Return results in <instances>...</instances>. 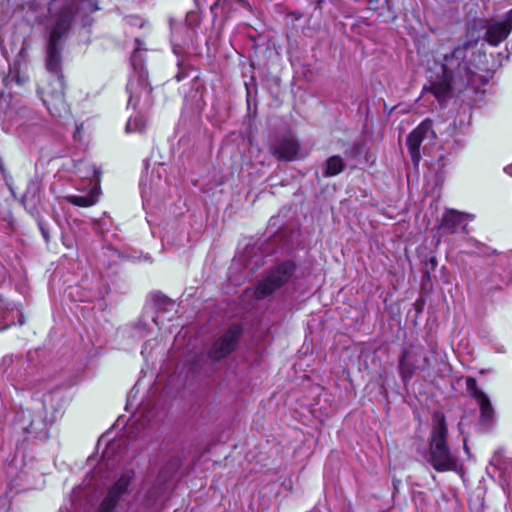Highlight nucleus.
I'll use <instances>...</instances> for the list:
<instances>
[{"label": "nucleus", "mask_w": 512, "mask_h": 512, "mask_svg": "<svg viewBox=\"0 0 512 512\" xmlns=\"http://www.w3.org/2000/svg\"><path fill=\"white\" fill-rule=\"evenodd\" d=\"M74 2L65 0L60 7L58 0H52L49 5V12L53 14L59 11L55 22L50 30L49 41L46 48V69L54 77L53 88L49 89L44 86L38 88L43 104L51 116L55 118H64L69 114L68 105L65 102L63 94V78L61 75V40L70 28L71 20L74 15Z\"/></svg>", "instance_id": "nucleus-1"}, {"label": "nucleus", "mask_w": 512, "mask_h": 512, "mask_svg": "<svg viewBox=\"0 0 512 512\" xmlns=\"http://www.w3.org/2000/svg\"><path fill=\"white\" fill-rule=\"evenodd\" d=\"M470 46L471 41L455 47L450 54L435 60L433 67L429 68L430 87L426 91L430 92L440 105L450 96L452 89L461 91L473 84L475 73L466 60Z\"/></svg>", "instance_id": "nucleus-2"}, {"label": "nucleus", "mask_w": 512, "mask_h": 512, "mask_svg": "<svg viewBox=\"0 0 512 512\" xmlns=\"http://www.w3.org/2000/svg\"><path fill=\"white\" fill-rule=\"evenodd\" d=\"M448 427L445 416L440 411L432 415L429 439L428 463L438 472L452 471L457 468V457L451 452L448 443Z\"/></svg>", "instance_id": "nucleus-3"}, {"label": "nucleus", "mask_w": 512, "mask_h": 512, "mask_svg": "<svg viewBox=\"0 0 512 512\" xmlns=\"http://www.w3.org/2000/svg\"><path fill=\"white\" fill-rule=\"evenodd\" d=\"M46 415L47 410L42 405L37 407L36 413L31 409H20L15 415V428L21 430L26 435L40 439L46 438L49 427Z\"/></svg>", "instance_id": "nucleus-4"}, {"label": "nucleus", "mask_w": 512, "mask_h": 512, "mask_svg": "<svg viewBox=\"0 0 512 512\" xmlns=\"http://www.w3.org/2000/svg\"><path fill=\"white\" fill-rule=\"evenodd\" d=\"M77 174L80 178L85 180V186L91 187L88 193L81 195H67L65 199L79 207H89L94 205L99 196V189L97 182L99 180V171L96 167L87 161H81L77 168Z\"/></svg>", "instance_id": "nucleus-5"}, {"label": "nucleus", "mask_w": 512, "mask_h": 512, "mask_svg": "<svg viewBox=\"0 0 512 512\" xmlns=\"http://www.w3.org/2000/svg\"><path fill=\"white\" fill-rule=\"evenodd\" d=\"M294 269L295 266L290 261L283 262L275 267L267 277L257 285L255 290L256 298L262 299L286 283L294 272Z\"/></svg>", "instance_id": "nucleus-6"}, {"label": "nucleus", "mask_w": 512, "mask_h": 512, "mask_svg": "<svg viewBox=\"0 0 512 512\" xmlns=\"http://www.w3.org/2000/svg\"><path fill=\"white\" fill-rule=\"evenodd\" d=\"M435 138V132L432 129V121L430 119L423 120L407 137L406 145L414 165H417L421 159L420 148L426 142L430 143Z\"/></svg>", "instance_id": "nucleus-7"}, {"label": "nucleus", "mask_w": 512, "mask_h": 512, "mask_svg": "<svg viewBox=\"0 0 512 512\" xmlns=\"http://www.w3.org/2000/svg\"><path fill=\"white\" fill-rule=\"evenodd\" d=\"M134 472L127 470L120 474L115 482L108 488L107 495L100 504L97 512H112L121 500L122 496L128 492L133 479Z\"/></svg>", "instance_id": "nucleus-8"}, {"label": "nucleus", "mask_w": 512, "mask_h": 512, "mask_svg": "<svg viewBox=\"0 0 512 512\" xmlns=\"http://www.w3.org/2000/svg\"><path fill=\"white\" fill-rule=\"evenodd\" d=\"M429 365L422 346H415L405 350L399 360V373L403 381H408L417 369H424Z\"/></svg>", "instance_id": "nucleus-9"}, {"label": "nucleus", "mask_w": 512, "mask_h": 512, "mask_svg": "<svg viewBox=\"0 0 512 512\" xmlns=\"http://www.w3.org/2000/svg\"><path fill=\"white\" fill-rule=\"evenodd\" d=\"M483 28L485 29L483 39L491 46H498L512 31V9L507 12L502 21H487Z\"/></svg>", "instance_id": "nucleus-10"}, {"label": "nucleus", "mask_w": 512, "mask_h": 512, "mask_svg": "<svg viewBox=\"0 0 512 512\" xmlns=\"http://www.w3.org/2000/svg\"><path fill=\"white\" fill-rule=\"evenodd\" d=\"M239 326L230 327L220 338L212 345L209 356L215 360L226 357L233 349L240 336Z\"/></svg>", "instance_id": "nucleus-11"}, {"label": "nucleus", "mask_w": 512, "mask_h": 512, "mask_svg": "<svg viewBox=\"0 0 512 512\" xmlns=\"http://www.w3.org/2000/svg\"><path fill=\"white\" fill-rule=\"evenodd\" d=\"M272 153L278 160L294 161L301 157V148L293 135H287L278 141Z\"/></svg>", "instance_id": "nucleus-12"}, {"label": "nucleus", "mask_w": 512, "mask_h": 512, "mask_svg": "<svg viewBox=\"0 0 512 512\" xmlns=\"http://www.w3.org/2000/svg\"><path fill=\"white\" fill-rule=\"evenodd\" d=\"M41 200V184L38 180L32 179L28 182L26 190L22 196L24 208L33 212Z\"/></svg>", "instance_id": "nucleus-13"}, {"label": "nucleus", "mask_w": 512, "mask_h": 512, "mask_svg": "<svg viewBox=\"0 0 512 512\" xmlns=\"http://www.w3.org/2000/svg\"><path fill=\"white\" fill-rule=\"evenodd\" d=\"M154 299L156 306V315L152 318V320L156 326L161 327L164 322L163 314L165 312H176V304L174 301L168 299L166 296L162 294L154 295Z\"/></svg>", "instance_id": "nucleus-14"}, {"label": "nucleus", "mask_w": 512, "mask_h": 512, "mask_svg": "<svg viewBox=\"0 0 512 512\" xmlns=\"http://www.w3.org/2000/svg\"><path fill=\"white\" fill-rule=\"evenodd\" d=\"M476 220V215L472 213L462 212L455 209H445L441 213L439 224H462Z\"/></svg>", "instance_id": "nucleus-15"}, {"label": "nucleus", "mask_w": 512, "mask_h": 512, "mask_svg": "<svg viewBox=\"0 0 512 512\" xmlns=\"http://www.w3.org/2000/svg\"><path fill=\"white\" fill-rule=\"evenodd\" d=\"M344 161L339 156H331L327 159L325 168L323 171L324 177H332L341 173L344 169Z\"/></svg>", "instance_id": "nucleus-16"}, {"label": "nucleus", "mask_w": 512, "mask_h": 512, "mask_svg": "<svg viewBox=\"0 0 512 512\" xmlns=\"http://www.w3.org/2000/svg\"><path fill=\"white\" fill-rule=\"evenodd\" d=\"M146 126V120L143 115L136 114L131 116L125 126L126 133H135L144 131Z\"/></svg>", "instance_id": "nucleus-17"}, {"label": "nucleus", "mask_w": 512, "mask_h": 512, "mask_svg": "<svg viewBox=\"0 0 512 512\" xmlns=\"http://www.w3.org/2000/svg\"><path fill=\"white\" fill-rule=\"evenodd\" d=\"M477 402L480 406L482 421L488 423L493 417V408L489 398L486 396L484 399H480Z\"/></svg>", "instance_id": "nucleus-18"}, {"label": "nucleus", "mask_w": 512, "mask_h": 512, "mask_svg": "<svg viewBox=\"0 0 512 512\" xmlns=\"http://www.w3.org/2000/svg\"><path fill=\"white\" fill-rule=\"evenodd\" d=\"M466 389L477 401L484 399L487 395L477 387V381L473 377L466 379Z\"/></svg>", "instance_id": "nucleus-19"}, {"label": "nucleus", "mask_w": 512, "mask_h": 512, "mask_svg": "<svg viewBox=\"0 0 512 512\" xmlns=\"http://www.w3.org/2000/svg\"><path fill=\"white\" fill-rule=\"evenodd\" d=\"M439 221V209L438 203H431L428 209L424 214V218L422 220L423 224H432L433 222Z\"/></svg>", "instance_id": "nucleus-20"}, {"label": "nucleus", "mask_w": 512, "mask_h": 512, "mask_svg": "<svg viewBox=\"0 0 512 512\" xmlns=\"http://www.w3.org/2000/svg\"><path fill=\"white\" fill-rule=\"evenodd\" d=\"M78 11L94 12L99 9L97 0H81L78 5Z\"/></svg>", "instance_id": "nucleus-21"}, {"label": "nucleus", "mask_w": 512, "mask_h": 512, "mask_svg": "<svg viewBox=\"0 0 512 512\" xmlns=\"http://www.w3.org/2000/svg\"><path fill=\"white\" fill-rule=\"evenodd\" d=\"M118 447H119V443H118L117 441H113V442H111V443L108 445V447H107L106 451L104 452V456H103V457H104V461H105V462L99 465V467L97 468V471H99V470L102 468V466H104V465H105L106 467H108V466H109V464H108V462H107V461H108V459L112 456V454L114 453V451H115Z\"/></svg>", "instance_id": "nucleus-22"}, {"label": "nucleus", "mask_w": 512, "mask_h": 512, "mask_svg": "<svg viewBox=\"0 0 512 512\" xmlns=\"http://www.w3.org/2000/svg\"><path fill=\"white\" fill-rule=\"evenodd\" d=\"M127 91L129 93L128 105H132L133 107H135L137 105V100L135 99L136 84L133 80H129L127 84Z\"/></svg>", "instance_id": "nucleus-23"}, {"label": "nucleus", "mask_w": 512, "mask_h": 512, "mask_svg": "<svg viewBox=\"0 0 512 512\" xmlns=\"http://www.w3.org/2000/svg\"><path fill=\"white\" fill-rule=\"evenodd\" d=\"M144 408H140L134 415H133V422L137 423L141 421V426H145L149 420H141V414L143 413Z\"/></svg>", "instance_id": "nucleus-24"}, {"label": "nucleus", "mask_w": 512, "mask_h": 512, "mask_svg": "<svg viewBox=\"0 0 512 512\" xmlns=\"http://www.w3.org/2000/svg\"><path fill=\"white\" fill-rule=\"evenodd\" d=\"M82 128H83L82 124H80V125L76 124L75 130L73 132V138H74L75 141H81L82 140V134H81Z\"/></svg>", "instance_id": "nucleus-25"}, {"label": "nucleus", "mask_w": 512, "mask_h": 512, "mask_svg": "<svg viewBox=\"0 0 512 512\" xmlns=\"http://www.w3.org/2000/svg\"><path fill=\"white\" fill-rule=\"evenodd\" d=\"M142 198H143V205L145 206L149 201V193L146 189L145 184H142Z\"/></svg>", "instance_id": "nucleus-26"}, {"label": "nucleus", "mask_w": 512, "mask_h": 512, "mask_svg": "<svg viewBox=\"0 0 512 512\" xmlns=\"http://www.w3.org/2000/svg\"><path fill=\"white\" fill-rule=\"evenodd\" d=\"M40 231H41V234H42L43 238L45 239V241L48 242L49 236H48V231L46 229V226H40Z\"/></svg>", "instance_id": "nucleus-27"}, {"label": "nucleus", "mask_w": 512, "mask_h": 512, "mask_svg": "<svg viewBox=\"0 0 512 512\" xmlns=\"http://www.w3.org/2000/svg\"><path fill=\"white\" fill-rule=\"evenodd\" d=\"M175 78L178 82H180L181 80H183L185 78V75L182 74L181 72H179L176 74Z\"/></svg>", "instance_id": "nucleus-28"}, {"label": "nucleus", "mask_w": 512, "mask_h": 512, "mask_svg": "<svg viewBox=\"0 0 512 512\" xmlns=\"http://www.w3.org/2000/svg\"><path fill=\"white\" fill-rule=\"evenodd\" d=\"M429 262H430V264L432 266V269H434L436 267V265H437L436 258H434V257L430 258Z\"/></svg>", "instance_id": "nucleus-29"}, {"label": "nucleus", "mask_w": 512, "mask_h": 512, "mask_svg": "<svg viewBox=\"0 0 512 512\" xmlns=\"http://www.w3.org/2000/svg\"><path fill=\"white\" fill-rule=\"evenodd\" d=\"M11 362H12V358L11 357H5V358H3L2 364L3 365L10 364Z\"/></svg>", "instance_id": "nucleus-30"}, {"label": "nucleus", "mask_w": 512, "mask_h": 512, "mask_svg": "<svg viewBox=\"0 0 512 512\" xmlns=\"http://www.w3.org/2000/svg\"><path fill=\"white\" fill-rule=\"evenodd\" d=\"M505 172L512 176V164L505 168Z\"/></svg>", "instance_id": "nucleus-31"}, {"label": "nucleus", "mask_w": 512, "mask_h": 512, "mask_svg": "<svg viewBox=\"0 0 512 512\" xmlns=\"http://www.w3.org/2000/svg\"><path fill=\"white\" fill-rule=\"evenodd\" d=\"M142 86V89L145 91V93H149V89L147 88V85L146 84H141Z\"/></svg>", "instance_id": "nucleus-32"}, {"label": "nucleus", "mask_w": 512, "mask_h": 512, "mask_svg": "<svg viewBox=\"0 0 512 512\" xmlns=\"http://www.w3.org/2000/svg\"><path fill=\"white\" fill-rule=\"evenodd\" d=\"M219 2H220V1L216 2V3L214 4V6L212 7V9L217 8V7L219 6Z\"/></svg>", "instance_id": "nucleus-33"}, {"label": "nucleus", "mask_w": 512, "mask_h": 512, "mask_svg": "<svg viewBox=\"0 0 512 512\" xmlns=\"http://www.w3.org/2000/svg\"><path fill=\"white\" fill-rule=\"evenodd\" d=\"M135 58H136V51L134 52V54L132 55V61H135Z\"/></svg>", "instance_id": "nucleus-34"}, {"label": "nucleus", "mask_w": 512, "mask_h": 512, "mask_svg": "<svg viewBox=\"0 0 512 512\" xmlns=\"http://www.w3.org/2000/svg\"><path fill=\"white\" fill-rule=\"evenodd\" d=\"M464 449L468 452V447H467L466 443L464 444Z\"/></svg>", "instance_id": "nucleus-35"}]
</instances>
